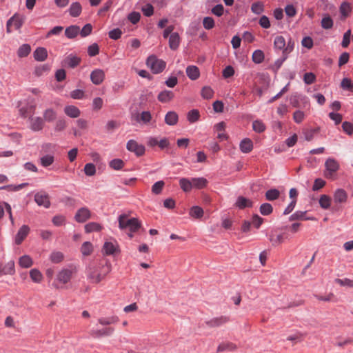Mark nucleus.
<instances>
[{
	"mask_svg": "<svg viewBox=\"0 0 353 353\" xmlns=\"http://www.w3.org/2000/svg\"><path fill=\"white\" fill-rule=\"evenodd\" d=\"M112 265L110 261L103 258L98 262H93L89 264L86 268L87 277L92 283H99L110 272Z\"/></svg>",
	"mask_w": 353,
	"mask_h": 353,
	"instance_id": "f257e3e1",
	"label": "nucleus"
},
{
	"mask_svg": "<svg viewBox=\"0 0 353 353\" xmlns=\"http://www.w3.org/2000/svg\"><path fill=\"white\" fill-rule=\"evenodd\" d=\"M146 65L150 68L154 74H159L162 72L166 66V63L158 59L155 55L149 56L146 60Z\"/></svg>",
	"mask_w": 353,
	"mask_h": 353,
	"instance_id": "f03ea898",
	"label": "nucleus"
},
{
	"mask_svg": "<svg viewBox=\"0 0 353 353\" xmlns=\"http://www.w3.org/2000/svg\"><path fill=\"white\" fill-rule=\"evenodd\" d=\"M325 170L324 176L327 179H334L335 174L339 170L340 165L334 158L330 157L325 162Z\"/></svg>",
	"mask_w": 353,
	"mask_h": 353,
	"instance_id": "7ed1b4c3",
	"label": "nucleus"
},
{
	"mask_svg": "<svg viewBox=\"0 0 353 353\" xmlns=\"http://www.w3.org/2000/svg\"><path fill=\"white\" fill-rule=\"evenodd\" d=\"M126 148L128 151L134 152L137 157H141L145 154V148L137 141L130 139L127 142Z\"/></svg>",
	"mask_w": 353,
	"mask_h": 353,
	"instance_id": "20e7f679",
	"label": "nucleus"
},
{
	"mask_svg": "<svg viewBox=\"0 0 353 353\" xmlns=\"http://www.w3.org/2000/svg\"><path fill=\"white\" fill-rule=\"evenodd\" d=\"M34 201L38 205L43 206L46 208H49L50 206L49 195L44 191H41L35 194Z\"/></svg>",
	"mask_w": 353,
	"mask_h": 353,
	"instance_id": "39448f33",
	"label": "nucleus"
},
{
	"mask_svg": "<svg viewBox=\"0 0 353 353\" xmlns=\"http://www.w3.org/2000/svg\"><path fill=\"white\" fill-rule=\"evenodd\" d=\"M91 217L90 210L86 208L83 207L79 209L74 216V219L78 223H84Z\"/></svg>",
	"mask_w": 353,
	"mask_h": 353,
	"instance_id": "423d86ee",
	"label": "nucleus"
},
{
	"mask_svg": "<svg viewBox=\"0 0 353 353\" xmlns=\"http://www.w3.org/2000/svg\"><path fill=\"white\" fill-rule=\"evenodd\" d=\"M230 321V317L227 316H221L219 317L212 318L210 320L206 321L205 323L209 327H220Z\"/></svg>",
	"mask_w": 353,
	"mask_h": 353,
	"instance_id": "0eeeda50",
	"label": "nucleus"
},
{
	"mask_svg": "<svg viewBox=\"0 0 353 353\" xmlns=\"http://www.w3.org/2000/svg\"><path fill=\"white\" fill-rule=\"evenodd\" d=\"M103 251L106 255H113L120 252L119 244L116 241L114 242L106 241L103 246Z\"/></svg>",
	"mask_w": 353,
	"mask_h": 353,
	"instance_id": "6e6552de",
	"label": "nucleus"
},
{
	"mask_svg": "<svg viewBox=\"0 0 353 353\" xmlns=\"http://www.w3.org/2000/svg\"><path fill=\"white\" fill-rule=\"evenodd\" d=\"M81 63V58L72 54L67 56L62 61L63 66L74 68Z\"/></svg>",
	"mask_w": 353,
	"mask_h": 353,
	"instance_id": "1a4fd4ad",
	"label": "nucleus"
},
{
	"mask_svg": "<svg viewBox=\"0 0 353 353\" xmlns=\"http://www.w3.org/2000/svg\"><path fill=\"white\" fill-rule=\"evenodd\" d=\"M105 79V72L101 69H95L90 74V80L94 85H100Z\"/></svg>",
	"mask_w": 353,
	"mask_h": 353,
	"instance_id": "9d476101",
	"label": "nucleus"
},
{
	"mask_svg": "<svg viewBox=\"0 0 353 353\" xmlns=\"http://www.w3.org/2000/svg\"><path fill=\"white\" fill-rule=\"evenodd\" d=\"M114 331V329L111 327H104L101 330H92L90 331V334L93 338H100L103 336H111Z\"/></svg>",
	"mask_w": 353,
	"mask_h": 353,
	"instance_id": "9b49d317",
	"label": "nucleus"
},
{
	"mask_svg": "<svg viewBox=\"0 0 353 353\" xmlns=\"http://www.w3.org/2000/svg\"><path fill=\"white\" fill-rule=\"evenodd\" d=\"M137 218H131L128 219V215L126 214H122L119 216L118 221H119V228L121 230H126L128 226H130L133 222L135 221Z\"/></svg>",
	"mask_w": 353,
	"mask_h": 353,
	"instance_id": "f8f14e48",
	"label": "nucleus"
},
{
	"mask_svg": "<svg viewBox=\"0 0 353 353\" xmlns=\"http://www.w3.org/2000/svg\"><path fill=\"white\" fill-rule=\"evenodd\" d=\"M30 129L34 132L41 130L44 127V121L40 117H30Z\"/></svg>",
	"mask_w": 353,
	"mask_h": 353,
	"instance_id": "ddd939ff",
	"label": "nucleus"
},
{
	"mask_svg": "<svg viewBox=\"0 0 353 353\" xmlns=\"http://www.w3.org/2000/svg\"><path fill=\"white\" fill-rule=\"evenodd\" d=\"M29 232H30V228L28 225H22L19 228L17 234H16L15 243L17 245H20L22 243V241L26 238Z\"/></svg>",
	"mask_w": 353,
	"mask_h": 353,
	"instance_id": "4468645a",
	"label": "nucleus"
},
{
	"mask_svg": "<svg viewBox=\"0 0 353 353\" xmlns=\"http://www.w3.org/2000/svg\"><path fill=\"white\" fill-rule=\"evenodd\" d=\"M15 273L14 262L10 261L3 266L0 264V276L3 274L13 275Z\"/></svg>",
	"mask_w": 353,
	"mask_h": 353,
	"instance_id": "2eb2a0df",
	"label": "nucleus"
},
{
	"mask_svg": "<svg viewBox=\"0 0 353 353\" xmlns=\"http://www.w3.org/2000/svg\"><path fill=\"white\" fill-rule=\"evenodd\" d=\"M174 94L170 90H163L159 92L157 96V99L161 103H168L173 99Z\"/></svg>",
	"mask_w": 353,
	"mask_h": 353,
	"instance_id": "dca6fc26",
	"label": "nucleus"
},
{
	"mask_svg": "<svg viewBox=\"0 0 353 353\" xmlns=\"http://www.w3.org/2000/svg\"><path fill=\"white\" fill-rule=\"evenodd\" d=\"M347 199V194L343 189L339 188L334 193V200L336 203L346 202Z\"/></svg>",
	"mask_w": 353,
	"mask_h": 353,
	"instance_id": "f3484780",
	"label": "nucleus"
},
{
	"mask_svg": "<svg viewBox=\"0 0 353 353\" xmlns=\"http://www.w3.org/2000/svg\"><path fill=\"white\" fill-rule=\"evenodd\" d=\"M235 205L238 208L242 210L245 208H252L253 205V202L250 199H248L243 196H239L236 199Z\"/></svg>",
	"mask_w": 353,
	"mask_h": 353,
	"instance_id": "a211bd4d",
	"label": "nucleus"
},
{
	"mask_svg": "<svg viewBox=\"0 0 353 353\" xmlns=\"http://www.w3.org/2000/svg\"><path fill=\"white\" fill-rule=\"evenodd\" d=\"M72 271L69 269H63L57 275V279L62 283H67L71 279Z\"/></svg>",
	"mask_w": 353,
	"mask_h": 353,
	"instance_id": "6ab92c4d",
	"label": "nucleus"
},
{
	"mask_svg": "<svg viewBox=\"0 0 353 353\" xmlns=\"http://www.w3.org/2000/svg\"><path fill=\"white\" fill-rule=\"evenodd\" d=\"M186 74L191 80H196L200 77V71L197 66L189 65L186 68Z\"/></svg>",
	"mask_w": 353,
	"mask_h": 353,
	"instance_id": "aec40b11",
	"label": "nucleus"
},
{
	"mask_svg": "<svg viewBox=\"0 0 353 353\" xmlns=\"http://www.w3.org/2000/svg\"><path fill=\"white\" fill-rule=\"evenodd\" d=\"M352 11V6L350 3L347 1L343 2L339 8V12L341 13V19L345 20L350 14Z\"/></svg>",
	"mask_w": 353,
	"mask_h": 353,
	"instance_id": "412c9836",
	"label": "nucleus"
},
{
	"mask_svg": "<svg viewBox=\"0 0 353 353\" xmlns=\"http://www.w3.org/2000/svg\"><path fill=\"white\" fill-rule=\"evenodd\" d=\"M33 56L36 61H43L48 57L47 50L43 47H39L34 50Z\"/></svg>",
	"mask_w": 353,
	"mask_h": 353,
	"instance_id": "4be33fe9",
	"label": "nucleus"
},
{
	"mask_svg": "<svg viewBox=\"0 0 353 353\" xmlns=\"http://www.w3.org/2000/svg\"><path fill=\"white\" fill-rule=\"evenodd\" d=\"M240 150L243 153H249L253 149V143L249 138L243 139L239 145Z\"/></svg>",
	"mask_w": 353,
	"mask_h": 353,
	"instance_id": "5701e85b",
	"label": "nucleus"
},
{
	"mask_svg": "<svg viewBox=\"0 0 353 353\" xmlns=\"http://www.w3.org/2000/svg\"><path fill=\"white\" fill-rule=\"evenodd\" d=\"M179 121V116L174 111H169L165 116V122L169 125H174Z\"/></svg>",
	"mask_w": 353,
	"mask_h": 353,
	"instance_id": "b1692460",
	"label": "nucleus"
},
{
	"mask_svg": "<svg viewBox=\"0 0 353 353\" xmlns=\"http://www.w3.org/2000/svg\"><path fill=\"white\" fill-rule=\"evenodd\" d=\"M64 112L66 115L71 118H77L79 117L81 112L79 109L74 105H66L64 108Z\"/></svg>",
	"mask_w": 353,
	"mask_h": 353,
	"instance_id": "393cba45",
	"label": "nucleus"
},
{
	"mask_svg": "<svg viewBox=\"0 0 353 353\" xmlns=\"http://www.w3.org/2000/svg\"><path fill=\"white\" fill-rule=\"evenodd\" d=\"M152 119V115L149 111H143L141 114H137L135 120L138 123L148 124Z\"/></svg>",
	"mask_w": 353,
	"mask_h": 353,
	"instance_id": "a878e982",
	"label": "nucleus"
},
{
	"mask_svg": "<svg viewBox=\"0 0 353 353\" xmlns=\"http://www.w3.org/2000/svg\"><path fill=\"white\" fill-rule=\"evenodd\" d=\"M180 43V37L177 32H173L170 34L169 38V46L170 49L176 50Z\"/></svg>",
	"mask_w": 353,
	"mask_h": 353,
	"instance_id": "bb28decb",
	"label": "nucleus"
},
{
	"mask_svg": "<svg viewBox=\"0 0 353 353\" xmlns=\"http://www.w3.org/2000/svg\"><path fill=\"white\" fill-rule=\"evenodd\" d=\"M82 11V7L79 2L72 3L68 10L69 14L73 17H79Z\"/></svg>",
	"mask_w": 353,
	"mask_h": 353,
	"instance_id": "cd10ccee",
	"label": "nucleus"
},
{
	"mask_svg": "<svg viewBox=\"0 0 353 353\" xmlns=\"http://www.w3.org/2000/svg\"><path fill=\"white\" fill-rule=\"evenodd\" d=\"M79 34V27L76 25L65 28V35L68 39H74Z\"/></svg>",
	"mask_w": 353,
	"mask_h": 353,
	"instance_id": "c85d7f7f",
	"label": "nucleus"
},
{
	"mask_svg": "<svg viewBox=\"0 0 353 353\" xmlns=\"http://www.w3.org/2000/svg\"><path fill=\"white\" fill-rule=\"evenodd\" d=\"M192 188L196 189H203L206 187L208 180L204 177L192 178Z\"/></svg>",
	"mask_w": 353,
	"mask_h": 353,
	"instance_id": "c756f323",
	"label": "nucleus"
},
{
	"mask_svg": "<svg viewBox=\"0 0 353 353\" xmlns=\"http://www.w3.org/2000/svg\"><path fill=\"white\" fill-rule=\"evenodd\" d=\"M307 211H296L294 214H292L289 220L292 221H296V220H313V218L311 217H307L306 216Z\"/></svg>",
	"mask_w": 353,
	"mask_h": 353,
	"instance_id": "7c9ffc66",
	"label": "nucleus"
},
{
	"mask_svg": "<svg viewBox=\"0 0 353 353\" xmlns=\"http://www.w3.org/2000/svg\"><path fill=\"white\" fill-rule=\"evenodd\" d=\"M43 116L44 122H52L56 119L57 112L52 108H48L44 111Z\"/></svg>",
	"mask_w": 353,
	"mask_h": 353,
	"instance_id": "2f4dec72",
	"label": "nucleus"
},
{
	"mask_svg": "<svg viewBox=\"0 0 353 353\" xmlns=\"http://www.w3.org/2000/svg\"><path fill=\"white\" fill-rule=\"evenodd\" d=\"M286 41L283 36H276L274 41V46L275 49L282 50L284 52L285 48Z\"/></svg>",
	"mask_w": 353,
	"mask_h": 353,
	"instance_id": "473e14b6",
	"label": "nucleus"
},
{
	"mask_svg": "<svg viewBox=\"0 0 353 353\" xmlns=\"http://www.w3.org/2000/svg\"><path fill=\"white\" fill-rule=\"evenodd\" d=\"M84 228L86 233H91L92 232L101 231L102 226L98 223L90 222L85 225Z\"/></svg>",
	"mask_w": 353,
	"mask_h": 353,
	"instance_id": "72a5a7b5",
	"label": "nucleus"
},
{
	"mask_svg": "<svg viewBox=\"0 0 353 353\" xmlns=\"http://www.w3.org/2000/svg\"><path fill=\"white\" fill-rule=\"evenodd\" d=\"M192 179L182 178L179 180V185L181 188L184 192H190L192 188Z\"/></svg>",
	"mask_w": 353,
	"mask_h": 353,
	"instance_id": "f704fd0d",
	"label": "nucleus"
},
{
	"mask_svg": "<svg viewBox=\"0 0 353 353\" xmlns=\"http://www.w3.org/2000/svg\"><path fill=\"white\" fill-rule=\"evenodd\" d=\"M236 345L232 343H222L219 345L217 347V352H224V351H234L236 350Z\"/></svg>",
	"mask_w": 353,
	"mask_h": 353,
	"instance_id": "c9c22d12",
	"label": "nucleus"
},
{
	"mask_svg": "<svg viewBox=\"0 0 353 353\" xmlns=\"http://www.w3.org/2000/svg\"><path fill=\"white\" fill-rule=\"evenodd\" d=\"M321 25L323 29H331L334 25L333 19L329 14H325L321 19Z\"/></svg>",
	"mask_w": 353,
	"mask_h": 353,
	"instance_id": "e433bc0d",
	"label": "nucleus"
},
{
	"mask_svg": "<svg viewBox=\"0 0 353 353\" xmlns=\"http://www.w3.org/2000/svg\"><path fill=\"white\" fill-rule=\"evenodd\" d=\"M27 185H28V183H23L19 185H7L0 187V190H4L9 192H17Z\"/></svg>",
	"mask_w": 353,
	"mask_h": 353,
	"instance_id": "4c0bfd02",
	"label": "nucleus"
},
{
	"mask_svg": "<svg viewBox=\"0 0 353 353\" xmlns=\"http://www.w3.org/2000/svg\"><path fill=\"white\" fill-rule=\"evenodd\" d=\"M31 51V47L29 44H23L17 50V56L20 58L26 57Z\"/></svg>",
	"mask_w": 353,
	"mask_h": 353,
	"instance_id": "58836bf2",
	"label": "nucleus"
},
{
	"mask_svg": "<svg viewBox=\"0 0 353 353\" xmlns=\"http://www.w3.org/2000/svg\"><path fill=\"white\" fill-rule=\"evenodd\" d=\"M32 260L28 255H23L19 258V264L23 268H28L32 265Z\"/></svg>",
	"mask_w": 353,
	"mask_h": 353,
	"instance_id": "ea45409f",
	"label": "nucleus"
},
{
	"mask_svg": "<svg viewBox=\"0 0 353 353\" xmlns=\"http://www.w3.org/2000/svg\"><path fill=\"white\" fill-rule=\"evenodd\" d=\"M54 161V157L52 154H46L40 158V163L44 168L51 165Z\"/></svg>",
	"mask_w": 353,
	"mask_h": 353,
	"instance_id": "a19ab883",
	"label": "nucleus"
},
{
	"mask_svg": "<svg viewBox=\"0 0 353 353\" xmlns=\"http://www.w3.org/2000/svg\"><path fill=\"white\" fill-rule=\"evenodd\" d=\"M265 196L266 200L270 201H274L279 197L280 192L276 188H272V189L268 190L265 192Z\"/></svg>",
	"mask_w": 353,
	"mask_h": 353,
	"instance_id": "79ce46f5",
	"label": "nucleus"
},
{
	"mask_svg": "<svg viewBox=\"0 0 353 353\" xmlns=\"http://www.w3.org/2000/svg\"><path fill=\"white\" fill-rule=\"evenodd\" d=\"M260 213L263 216H268L273 212V207L269 203H264L259 208Z\"/></svg>",
	"mask_w": 353,
	"mask_h": 353,
	"instance_id": "37998d69",
	"label": "nucleus"
},
{
	"mask_svg": "<svg viewBox=\"0 0 353 353\" xmlns=\"http://www.w3.org/2000/svg\"><path fill=\"white\" fill-rule=\"evenodd\" d=\"M8 21H11V25H13L16 30L21 28L23 23V21L21 17L17 14H14Z\"/></svg>",
	"mask_w": 353,
	"mask_h": 353,
	"instance_id": "c03bdc74",
	"label": "nucleus"
},
{
	"mask_svg": "<svg viewBox=\"0 0 353 353\" xmlns=\"http://www.w3.org/2000/svg\"><path fill=\"white\" fill-rule=\"evenodd\" d=\"M124 161L121 159H114L109 163V166L114 170H120L124 166Z\"/></svg>",
	"mask_w": 353,
	"mask_h": 353,
	"instance_id": "a18cd8bd",
	"label": "nucleus"
},
{
	"mask_svg": "<svg viewBox=\"0 0 353 353\" xmlns=\"http://www.w3.org/2000/svg\"><path fill=\"white\" fill-rule=\"evenodd\" d=\"M200 113L196 109L189 111L187 114V119L190 123H194L199 119Z\"/></svg>",
	"mask_w": 353,
	"mask_h": 353,
	"instance_id": "49530a36",
	"label": "nucleus"
},
{
	"mask_svg": "<svg viewBox=\"0 0 353 353\" xmlns=\"http://www.w3.org/2000/svg\"><path fill=\"white\" fill-rule=\"evenodd\" d=\"M264 53L261 50H256L252 54V61L254 63L259 64L264 60Z\"/></svg>",
	"mask_w": 353,
	"mask_h": 353,
	"instance_id": "de8ad7c7",
	"label": "nucleus"
},
{
	"mask_svg": "<svg viewBox=\"0 0 353 353\" xmlns=\"http://www.w3.org/2000/svg\"><path fill=\"white\" fill-rule=\"evenodd\" d=\"M331 199L326 194H323L319 199L320 206L325 210L328 209L330 207Z\"/></svg>",
	"mask_w": 353,
	"mask_h": 353,
	"instance_id": "09e8293b",
	"label": "nucleus"
},
{
	"mask_svg": "<svg viewBox=\"0 0 353 353\" xmlns=\"http://www.w3.org/2000/svg\"><path fill=\"white\" fill-rule=\"evenodd\" d=\"M93 251V247L90 242L85 241L84 242L81 248V252L84 256H88L92 254Z\"/></svg>",
	"mask_w": 353,
	"mask_h": 353,
	"instance_id": "8fccbe9b",
	"label": "nucleus"
},
{
	"mask_svg": "<svg viewBox=\"0 0 353 353\" xmlns=\"http://www.w3.org/2000/svg\"><path fill=\"white\" fill-rule=\"evenodd\" d=\"M251 10L256 14H260L264 11V5L261 1H256L252 4Z\"/></svg>",
	"mask_w": 353,
	"mask_h": 353,
	"instance_id": "3c124183",
	"label": "nucleus"
},
{
	"mask_svg": "<svg viewBox=\"0 0 353 353\" xmlns=\"http://www.w3.org/2000/svg\"><path fill=\"white\" fill-rule=\"evenodd\" d=\"M190 215L194 218H201L203 215V210L199 206H193L190 210Z\"/></svg>",
	"mask_w": 353,
	"mask_h": 353,
	"instance_id": "603ef678",
	"label": "nucleus"
},
{
	"mask_svg": "<svg viewBox=\"0 0 353 353\" xmlns=\"http://www.w3.org/2000/svg\"><path fill=\"white\" fill-rule=\"evenodd\" d=\"M30 276L32 281L34 283H40L42 280L43 276L40 271L37 269H32L30 272Z\"/></svg>",
	"mask_w": 353,
	"mask_h": 353,
	"instance_id": "864d4df0",
	"label": "nucleus"
},
{
	"mask_svg": "<svg viewBox=\"0 0 353 353\" xmlns=\"http://www.w3.org/2000/svg\"><path fill=\"white\" fill-rule=\"evenodd\" d=\"M164 185L165 183L163 181H159L154 183L152 186V192L157 195L161 194Z\"/></svg>",
	"mask_w": 353,
	"mask_h": 353,
	"instance_id": "5fc2aeb1",
	"label": "nucleus"
},
{
	"mask_svg": "<svg viewBox=\"0 0 353 353\" xmlns=\"http://www.w3.org/2000/svg\"><path fill=\"white\" fill-rule=\"evenodd\" d=\"M252 128L255 132L261 133L265 131V125L261 121L256 120L252 123Z\"/></svg>",
	"mask_w": 353,
	"mask_h": 353,
	"instance_id": "6e6d98bb",
	"label": "nucleus"
},
{
	"mask_svg": "<svg viewBox=\"0 0 353 353\" xmlns=\"http://www.w3.org/2000/svg\"><path fill=\"white\" fill-rule=\"evenodd\" d=\"M214 20L212 17H205L203 19V26L206 30H211L214 27Z\"/></svg>",
	"mask_w": 353,
	"mask_h": 353,
	"instance_id": "4d7b16f0",
	"label": "nucleus"
},
{
	"mask_svg": "<svg viewBox=\"0 0 353 353\" xmlns=\"http://www.w3.org/2000/svg\"><path fill=\"white\" fill-rule=\"evenodd\" d=\"M84 172L87 176H92L96 173V167L92 163H86L84 167Z\"/></svg>",
	"mask_w": 353,
	"mask_h": 353,
	"instance_id": "13d9d810",
	"label": "nucleus"
},
{
	"mask_svg": "<svg viewBox=\"0 0 353 353\" xmlns=\"http://www.w3.org/2000/svg\"><path fill=\"white\" fill-rule=\"evenodd\" d=\"M141 11L145 17H151L154 14V7L150 3H147L141 8Z\"/></svg>",
	"mask_w": 353,
	"mask_h": 353,
	"instance_id": "bf43d9fd",
	"label": "nucleus"
},
{
	"mask_svg": "<svg viewBox=\"0 0 353 353\" xmlns=\"http://www.w3.org/2000/svg\"><path fill=\"white\" fill-rule=\"evenodd\" d=\"M88 53L90 57H95L99 53V47L97 43H94L88 48Z\"/></svg>",
	"mask_w": 353,
	"mask_h": 353,
	"instance_id": "052dcab7",
	"label": "nucleus"
},
{
	"mask_svg": "<svg viewBox=\"0 0 353 353\" xmlns=\"http://www.w3.org/2000/svg\"><path fill=\"white\" fill-rule=\"evenodd\" d=\"M283 239H284V238H283V234H278L275 236L273 235H271L270 236V241L272 243L273 246H276V245L282 243L283 242Z\"/></svg>",
	"mask_w": 353,
	"mask_h": 353,
	"instance_id": "680f3d73",
	"label": "nucleus"
},
{
	"mask_svg": "<svg viewBox=\"0 0 353 353\" xmlns=\"http://www.w3.org/2000/svg\"><path fill=\"white\" fill-rule=\"evenodd\" d=\"M341 87L343 90H349V91H353V84L352 83V81L348 78H343L341 83Z\"/></svg>",
	"mask_w": 353,
	"mask_h": 353,
	"instance_id": "e2e57ef3",
	"label": "nucleus"
},
{
	"mask_svg": "<svg viewBox=\"0 0 353 353\" xmlns=\"http://www.w3.org/2000/svg\"><path fill=\"white\" fill-rule=\"evenodd\" d=\"M214 95V91L210 87L205 86L201 90V96L206 99H211Z\"/></svg>",
	"mask_w": 353,
	"mask_h": 353,
	"instance_id": "0e129e2a",
	"label": "nucleus"
},
{
	"mask_svg": "<svg viewBox=\"0 0 353 353\" xmlns=\"http://www.w3.org/2000/svg\"><path fill=\"white\" fill-rule=\"evenodd\" d=\"M92 30V26L90 23L85 24L83 28L80 30L79 34L82 37H85L90 35Z\"/></svg>",
	"mask_w": 353,
	"mask_h": 353,
	"instance_id": "69168bd1",
	"label": "nucleus"
},
{
	"mask_svg": "<svg viewBox=\"0 0 353 353\" xmlns=\"http://www.w3.org/2000/svg\"><path fill=\"white\" fill-rule=\"evenodd\" d=\"M63 259V254L61 252H54L50 254V260L54 263H60Z\"/></svg>",
	"mask_w": 353,
	"mask_h": 353,
	"instance_id": "338daca9",
	"label": "nucleus"
},
{
	"mask_svg": "<svg viewBox=\"0 0 353 353\" xmlns=\"http://www.w3.org/2000/svg\"><path fill=\"white\" fill-rule=\"evenodd\" d=\"M343 130L348 135L351 136L353 134V124L348 121H344L342 123Z\"/></svg>",
	"mask_w": 353,
	"mask_h": 353,
	"instance_id": "774afa93",
	"label": "nucleus"
}]
</instances>
